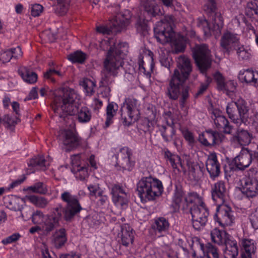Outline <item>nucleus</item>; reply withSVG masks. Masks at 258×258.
Masks as SVG:
<instances>
[{
	"mask_svg": "<svg viewBox=\"0 0 258 258\" xmlns=\"http://www.w3.org/2000/svg\"><path fill=\"white\" fill-rule=\"evenodd\" d=\"M53 95L52 107L60 117L64 118L68 116L77 115L80 122L90 121L91 112L86 107L79 110L80 96L74 90L68 88L57 89Z\"/></svg>",
	"mask_w": 258,
	"mask_h": 258,
	"instance_id": "nucleus-1",
	"label": "nucleus"
},
{
	"mask_svg": "<svg viewBox=\"0 0 258 258\" xmlns=\"http://www.w3.org/2000/svg\"><path fill=\"white\" fill-rule=\"evenodd\" d=\"M172 24V18L170 16H166L163 20L156 24L154 27L155 36L157 41L162 44L170 42L174 52H181L185 48L187 39L179 34L175 35Z\"/></svg>",
	"mask_w": 258,
	"mask_h": 258,
	"instance_id": "nucleus-2",
	"label": "nucleus"
},
{
	"mask_svg": "<svg viewBox=\"0 0 258 258\" xmlns=\"http://www.w3.org/2000/svg\"><path fill=\"white\" fill-rule=\"evenodd\" d=\"M177 62V67L171 79L168 95L170 98L176 99L178 97L180 90L182 89V97L185 100L188 97V89L183 87L182 84L191 70L190 62L189 59L185 56L179 57Z\"/></svg>",
	"mask_w": 258,
	"mask_h": 258,
	"instance_id": "nucleus-3",
	"label": "nucleus"
},
{
	"mask_svg": "<svg viewBox=\"0 0 258 258\" xmlns=\"http://www.w3.org/2000/svg\"><path fill=\"white\" fill-rule=\"evenodd\" d=\"M100 47L108 51L104 63V70L110 75H115L117 70L122 66L121 59L127 50V44L120 43L116 46L113 38H108L100 43Z\"/></svg>",
	"mask_w": 258,
	"mask_h": 258,
	"instance_id": "nucleus-4",
	"label": "nucleus"
},
{
	"mask_svg": "<svg viewBox=\"0 0 258 258\" xmlns=\"http://www.w3.org/2000/svg\"><path fill=\"white\" fill-rule=\"evenodd\" d=\"M226 112L234 123L239 125L243 122L246 125H251L258 132V113L249 114L246 103L243 99L240 98L236 101L229 103Z\"/></svg>",
	"mask_w": 258,
	"mask_h": 258,
	"instance_id": "nucleus-5",
	"label": "nucleus"
},
{
	"mask_svg": "<svg viewBox=\"0 0 258 258\" xmlns=\"http://www.w3.org/2000/svg\"><path fill=\"white\" fill-rule=\"evenodd\" d=\"M163 189L161 181L151 176L142 178L137 186L138 195L143 202L154 200L162 195Z\"/></svg>",
	"mask_w": 258,
	"mask_h": 258,
	"instance_id": "nucleus-6",
	"label": "nucleus"
},
{
	"mask_svg": "<svg viewBox=\"0 0 258 258\" xmlns=\"http://www.w3.org/2000/svg\"><path fill=\"white\" fill-rule=\"evenodd\" d=\"M216 5L215 0H206L204 6V10L212 15V26L209 25L206 19L201 21L200 27L203 28L205 35L208 37L209 35H219L223 26V21L221 14L215 13Z\"/></svg>",
	"mask_w": 258,
	"mask_h": 258,
	"instance_id": "nucleus-7",
	"label": "nucleus"
},
{
	"mask_svg": "<svg viewBox=\"0 0 258 258\" xmlns=\"http://www.w3.org/2000/svg\"><path fill=\"white\" fill-rule=\"evenodd\" d=\"M141 9L143 12L139 16V21L136 24V27L138 31L144 33L148 29L147 22L151 17L161 14L162 12L159 7L155 5L154 1H146L143 2Z\"/></svg>",
	"mask_w": 258,
	"mask_h": 258,
	"instance_id": "nucleus-8",
	"label": "nucleus"
},
{
	"mask_svg": "<svg viewBox=\"0 0 258 258\" xmlns=\"http://www.w3.org/2000/svg\"><path fill=\"white\" fill-rule=\"evenodd\" d=\"M140 102L134 98L125 99L121 106V116L124 123L130 125L137 121L140 118Z\"/></svg>",
	"mask_w": 258,
	"mask_h": 258,
	"instance_id": "nucleus-9",
	"label": "nucleus"
},
{
	"mask_svg": "<svg viewBox=\"0 0 258 258\" xmlns=\"http://www.w3.org/2000/svg\"><path fill=\"white\" fill-rule=\"evenodd\" d=\"M60 212V208H57L49 215H44L40 211H36L32 215V221L35 225L46 226L52 230L58 224L61 217Z\"/></svg>",
	"mask_w": 258,
	"mask_h": 258,
	"instance_id": "nucleus-10",
	"label": "nucleus"
},
{
	"mask_svg": "<svg viewBox=\"0 0 258 258\" xmlns=\"http://www.w3.org/2000/svg\"><path fill=\"white\" fill-rule=\"evenodd\" d=\"M58 139L60 146L66 151L70 150L76 146L80 139L75 130V124H72L71 129L61 131Z\"/></svg>",
	"mask_w": 258,
	"mask_h": 258,
	"instance_id": "nucleus-11",
	"label": "nucleus"
},
{
	"mask_svg": "<svg viewBox=\"0 0 258 258\" xmlns=\"http://www.w3.org/2000/svg\"><path fill=\"white\" fill-rule=\"evenodd\" d=\"M129 23V17L125 18L120 14L110 21L109 26H100L96 28L97 32L108 34L110 32H117L123 30Z\"/></svg>",
	"mask_w": 258,
	"mask_h": 258,
	"instance_id": "nucleus-12",
	"label": "nucleus"
},
{
	"mask_svg": "<svg viewBox=\"0 0 258 258\" xmlns=\"http://www.w3.org/2000/svg\"><path fill=\"white\" fill-rule=\"evenodd\" d=\"M193 55L197 66L202 72H204L210 67V52L206 45L196 46Z\"/></svg>",
	"mask_w": 258,
	"mask_h": 258,
	"instance_id": "nucleus-13",
	"label": "nucleus"
},
{
	"mask_svg": "<svg viewBox=\"0 0 258 258\" xmlns=\"http://www.w3.org/2000/svg\"><path fill=\"white\" fill-rule=\"evenodd\" d=\"M214 219L222 227L231 225L234 218L231 208L224 203L218 205Z\"/></svg>",
	"mask_w": 258,
	"mask_h": 258,
	"instance_id": "nucleus-14",
	"label": "nucleus"
},
{
	"mask_svg": "<svg viewBox=\"0 0 258 258\" xmlns=\"http://www.w3.org/2000/svg\"><path fill=\"white\" fill-rule=\"evenodd\" d=\"M193 227L199 230L203 227L207 221L209 212L204 204L191 208Z\"/></svg>",
	"mask_w": 258,
	"mask_h": 258,
	"instance_id": "nucleus-15",
	"label": "nucleus"
},
{
	"mask_svg": "<svg viewBox=\"0 0 258 258\" xmlns=\"http://www.w3.org/2000/svg\"><path fill=\"white\" fill-rule=\"evenodd\" d=\"M63 201L67 203V206L64 211V217L67 220H70L77 213L80 211L81 207L75 197L72 196L68 192H64L61 195Z\"/></svg>",
	"mask_w": 258,
	"mask_h": 258,
	"instance_id": "nucleus-16",
	"label": "nucleus"
},
{
	"mask_svg": "<svg viewBox=\"0 0 258 258\" xmlns=\"http://www.w3.org/2000/svg\"><path fill=\"white\" fill-rule=\"evenodd\" d=\"M255 153L258 152L249 151L247 149H242L239 155L233 159L232 164L236 168L243 170L250 165L252 158L257 160Z\"/></svg>",
	"mask_w": 258,
	"mask_h": 258,
	"instance_id": "nucleus-17",
	"label": "nucleus"
},
{
	"mask_svg": "<svg viewBox=\"0 0 258 258\" xmlns=\"http://www.w3.org/2000/svg\"><path fill=\"white\" fill-rule=\"evenodd\" d=\"M112 201L118 208L125 209L127 207L130 195L120 186L114 185L112 188Z\"/></svg>",
	"mask_w": 258,
	"mask_h": 258,
	"instance_id": "nucleus-18",
	"label": "nucleus"
},
{
	"mask_svg": "<svg viewBox=\"0 0 258 258\" xmlns=\"http://www.w3.org/2000/svg\"><path fill=\"white\" fill-rule=\"evenodd\" d=\"M238 189L247 198H253L258 195V180L255 178L246 177L241 181Z\"/></svg>",
	"mask_w": 258,
	"mask_h": 258,
	"instance_id": "nucleus-19",
	"label": "nucleus"
},
{
	"mask_svg": "<svg viewBox=\"0 0 258 258\" xmlns=\"http://www.w3.org/2000/svg\"><path fill=\"white\" fill-rule=\"evenodd\" d=\"M212 118L213 119L215 124L219 130H223L226 134H230L232 130V126L229 124L225 117L222 115L219 109H214L212 112Z\"/></svg>",
	"mask_w": 258,
	"mask_h": 258,
	"instance_id": "nucleus-20",
	"label": "nucleus"
},
{
	"mask_svg": "<svg viewBox=\"0 0 258 258\" xmlns=\"http://www.w3.org/2000/svg\"><path fill=\"white\" fill-rule=\"evenodd\" d=\"M118 236L122 245L128 246L134 242L135 232L128 224H125L121 226Z\"/></svg>",
	"mask_w": 258,
	"mask_h": 258,
	"instance_id": "nucleus-21",
	"label": "nucleus"
},
{
	"mask_svg": "<svg viewBox=\"0 0 258 258\" xmlns=\"http://www.w3.org/2000/svg\"><path fill=\"white\" fill-rule=\"evenodd\" d=\"M199 141L203 145L208 146L211 144L218 145L224 140L223 135L212 131H207L199 137Z\"/></svg>",
	"mask_w": 258,
	"mask_h": 258,
	"instance_id": "nucleus-22",
	"label": "nucleus"
},
{
	"mask_svg": "<svg viewBox=\"0 0 258 258\" xmlns=\"http://www.w3.org/2000/svg\"><path fill=\"white\" fill-rule=\"evenodd\" d=\"M217 83L218 89L220 90L228 92H233L235 89V83L232 80L225 81L222 75L217 72L214 76Z\"/></svg>",
	"mask_w": 258,
	"mask_h": 258,
	"instance_id": "nucleus-23",
	"label": "nucleus"
},
{
	"mask_svg": "<svg viewBox=\"0 0 258 258\" xmlns=\"http://www.w3.org/2000/svg\"><path fill=\"white\" fill-rule=\"evenodd\" d=\"M238 78L242 82L258 86V71H253L250 70L240 71Z\"/></svg>",
	"mask_w": 258,
	"mask_h": 258,
	"instance_id": "nucleus-24",
	"label": "nucleus"
},
{
	"mask_svg": "<svg viewBox=\"0 0 258 258\" xmlns=\"http://www.w3.org/2000/svg\"><path fill=\"white\" fill-rule=\"evenodd\" d=\"M226 194V189L223 182L219 181L215 184L212 190V198L214 201L222 204Z\"/></svg>",
	"mask_w": 258,
	"mask_h": 258,
	"instance_id": "nucleus-25",
	"label": "nucleus"
},
{
	"mask_svg": "<svg viewBox=\"0 0 258 258\" xmlns=\"http://www.w3.org/2000/svg\"><path fill=\"white\" fill-rule=\"evenodd\" d=\"M206 166L211 177H215L218 176L220 173V168L215 153H212L209 155L206 162Z\"/></svg>",
	"mask_w": 258,
	"mask_h": 258,
	"instance_id": "nucleus-26",
	"label": "nucleus"
},
{
	"mask_svg": "<svg viewBox=\"0 0 258 258\" xmlns=\"http://www.w3.org/2000/svg\"><path fill=\"white\" fill-rule=\"evenodd\" d=\"M211 237L212 241L219 245L225 244L228 241V239L232 238L225 231L217 228L211 231Z\"/></svg>",
	"mask_w": 258,
	"mask_h": 258,
	"instance_id": "nucleus-27",
	"label": "nucleus"
},
{
	"mask_svg": "<svg viewBox=\"0 0 258 258\" xmlns=\"http://www.w3.org/2000/svg\"><path fill=\"white\" fill-rule=\"evenodd\" d=\"M226 248L224 251L225 258H237L238 255V249L237 242L233 238L228 239V241L225 243Z\"/></svg>",
	"mask_w": 258,
	"mask_h": 258,
	"instance_id": "nucleus-28",
	"label": "nucleus"
},
{
	"mask_svg": "<svg viewBox=\"0 0 258 258\" xmlns=\"http://www.w3.org/2000/svg\"><path fill=\"white\" fill-rule=\"evenodd\" d=\"M239 40V38L237 34L227 31L222 37L221 45L223 48L227 49L237 43Z\"/></svg>",
	"mask_w": 258,
	"mask_h": 258,
	"instance_id": "nucleus-29",
	"label": "nucleus"
},
{
	"mask_svg": "<svg viewBox=\"0 0 258 258\" xmlns=\"http://www.w3.org/2000/svg\"><path fill=\"white\" fill-rule=\"evenodd\" d=\"M67 238L66 231L64 229L56 230L51 238L52 244L56 247L62 246L67 241Z\"/></svg>",
	"mask_w": 258,
	"mask_h": 258,
	"instance_id": "nucleus-30",
	"label": "nucleus"
},
{
	"mask_svg": "<svg viewBox=\"0 0 258 258\" xmlns=\"http://www.w3.org/2000/svg\"><path fill=\"white\" fill-rule=\"evenodd\" d=\"M19 74L23 80L28 84H34L36 82L38 79L37 75L26 67L21 68L19 70Z\"/></svg>",
	"mask_w": 258,
	"mask_h": 258,
	"instance_id": "nucleus-31",
	"label": "nucleus"
},
{
	"mask_svg": "<svg viewBox=\"0 0 258 258\" xmlns=\"http://www.w3.org/2000/svg\"><path fill=\"white\" fill-rule=\"evenodd\" d=\"M169 227L168 221L163 217L158 218L155 220L153 228L155 231L162 235L166 233Z\"/></svg>",
	"mask_w": 258,
	"mask_h": 258,
	"instance_id": "nucleus-32",
	"label": "nucleus"
},
{
	"mask_svg": "<svg viewBox=\"0 0 258 258\" xmlns=\"http://www.w3.org/2000/svg\"><path fill=\"white\" fill-rule=\"evenodd\" d=\"M165 157L168 159L173 169L179 171L180 167L185 169L184 161H181V159L179 156L172 154L170 152L167 151L165 152Z\"/></svg>",
	"mask_w": 258,
	"mask_h": 258,
	"instance_id": "nucleus-33",
	"label": "nucleus"
},
{
	"mask_svg": "<svg viewBox=\"0 0 258 258\" xmlns=\"http://www.w3.org/2000/svg\"><path fill=\"white\" fill-rule=\"evenodd\" d=\"M200 249L202 251L204 256L206 258H219V253L217 249L211 243L204 244L200 243Z\"/></svg>",
	"mask_w": 258,
	"mask_h": 258,
	"instance_id": "nucleus-34",
	"label": "nucleus"
},
{
	"mask_svg": "<svg viewBox=\"0 0 258 258\" xmlns=\"http://www.w3.org/2000/svg\"><path fill=\"white\" fill-rule=\"evenodd\" d=\"M242 248L244 250L248 257L254 253L256 249V245L254 241L250 239L243 238L240 240Z\"/></svg>",
	"mask_w": 258,
	"mask_h": 258,
	"instance_id": "nucleus-35",
	"label": "nucleus"
},
{
	"mask_svg": "<svg viewBox=\"0 0 258 258\" xmlns=\"http://www.w3.org/2000/svg\"><path fill=\"white\" fill-rule=\"evenodd\" d=\"M185 196L182 189H176L172 200L173 206L174 207L175 209L180 207L183 209L185 208V200L184 199Z\"/></svg>",
	"mask_w": 258,
	"mask_h": 258,
	"instance_id": "nucleus-36",
	"label": "nucleus"
},
{
	"mask_svg": "<svg viewBox=\"0 0 258 258\" xmlns=\"http://www.w3.org/2000/svg\"><path fill=\"white\" fill-rule=\"evenodd\" d=\"M118 105L114 102L108 104L106 108V120L105 125L106 127L109 126L113 122V118L116 114L118 110Z\"/></svg>",
	"mask_w": 258,
	"mask_h": 258,
	"instance_id": "nucleus-37",
	"label": "nucleus"
},
{
	"mask_svg": "<svg viewBox=\"0 0 258 258\" xmlns=\"http://www.w3.org/2000/svg\"><path fill=\"white\" fill-rule=\"evenodd\" d=\"M252 135L247 131L242 130L239 131L234 140L237 141L241 146H245L248 145L252 139Z\"/></svg>",
	"mask_w": 258,
	"mask_h": 258,
	"instance_id": "nucleus-38",
	"label": "nucleus"
},
{
	"mask_svg": "<svg viewBox=\"0 0 258 258\" xmlns=\"http://www.w3.org/2000/svg\"><path fill=\"white\" fill-rule=\"evenodd\" d=\"M26 201V196L23 198L13 196L9 203L10 208L15 211H20L23 208Z\"/></svg>",
	"mask_w": 258,
	"mask_h": 258,
	"instance_id": "nucleus-39",
	"label": "nucleus"
},
{
	"mask_svg": "<svg viewBox=\"0 0 258 258\" xmlns=\"http://www.w3.org/2000/svg\"><path fill=\"white\" fill-rule=\"evenodd\" d=\"M185 208L189 204H194L193 207H197L200 205L204 204L201 197L197 195V193H189L184 197Z\"/></svg>",
	"mask_w": 258,
	"mask_h": 258,
	"instance_id": "nucleus-40",
	"label": "nucleus"
},
{
	"mask_svg": "<svg viewBox=\"0 0 258 258\" xmlns=\"http://www.w3.org/2000/svg\"><path fill=\"white\" fill-rule=\"evenodd\" d=\"M80 85L83 87L85 94L87 96L92 95L94 92L95 83L91 80L84 78L80 81Z\"/></svg>",
	"mask_w": 258,
	"mask_h": 258,
	"instance_id": "nucleus-41",
	"label": "nucleus"
},
{
	"mask_svg": "<svg viewBox=\"0 0 258 258\" xmlns=\"http://www.w3.org/2000/svg\"><path fill=\"white\" fill-rule=\"evenodd\" d=\"M237 54L239 59H248L252 55V51L249 45H241L236 50Z\"/></svg>",
	"mask_w": 258,
	"mask_h": 258,
	"instance_id": "nucleus-42",
	"label": "nucleus"
},
{
	"mask_svg": "<svg viewBox=\"0 0 258 258\" xmlns=\"http://www.w3.org/2000/svg\"><path fill=\"white\" fill-rule=\"evenodd\" d=\"M245 13L249 17L258 18V0H251L247 3Z\"/></svg>",
	"mask_w": 258,
	"mask_h": 258,
	"instance_id": "nucleus-43",
	"label": "nucleus"
},
{
	"mask_svg": "<svg viewBox=\"0 0 258 258\" xmlns=\"http://www.w3.org/2000/svg\"><path fill=\"white\" fill-rule=\"evenodd\" d=\"M26 199L27 201H29L31 203L38 207L43 208L48 203L47 201L45 198L34 195H26Z\"/></svg>",
	"mask_w": 258,
	"mask_h": 258,
	"instance_id": "nucleus-44",
	"label": "nucleus"
},
{
	"mask_svg": "<svg viewBox=\"0 0 258 258\" xmlns=\"http://www.w3.org/2000/svg\"><path fill=\"white\" fill-rule=\"evenodd\" d=\"M68 59L73 63H82L86 58V55L81 51H77L68 56Z\"/></svg>",
	"mask_w": 258,
	"mask_h": 258,
	"instance_id": "nucleus-45",
	"label": "nucleus"
},
{
	"mask_svg": "<svg viewBox=\"0 0 258 258\" xmlns=\"http://www.w3.org/2000/svg\"><path fill=\"white\" fill-rule=\"evenodd\" d=\"M24 191L28 192L45 194L47 191L46 187L42 183L39 182L32 186L24 188Z\"/></svg>",
	"mask_w": 258,
	"mask_h": 258,
	"instance_id": "nucleus-46",
	"label": "nucleus"
},
{
	"mask_svg": "<svg viewBox=\"0 0 258 258\" xmlns=\"http://www.w3.org/2000/svg\"><path fill=\"white\" fill-rule=\"evenodd\" d=\"M4 121L6 126L10 130L19 122V119L15 116L6 115L4 118Z\"/></svg>",
	"mask_w": 258,
	"mask_h": 258,
	"instance_id": "nucleus-47",
	"label": "nucleus"
},
{
	"mask_svg": "<svg viewBox=\"0 0 258 258\" xmlns=\"http://www.w3.org/2000/svg\"><path fill=\"white\" fill-rule=\"evenodd\" d=\"M76 177L81 180H85L88 176V170L86 168L83 166L80 167L76 169V171H73Z\"/></svg>",
	"mask_w": 258,
	"mask_h": 258,
	"instance_id": "nucleus-48",
	"label": "nucleus"
},
{
	"mask_svg": "<svg viewBox=\"0 0 258 258\" xmlns=\"http://www.w3.org/2000/svg\"><path fill=\"white\" fill-rule=\"evenodd\" d=\"M29 9L32 16L37 17L42 13L43 10V8L42 6L40 4H34L30 5Z\"/></svg>",
	"mask_w": 258,
	"mask_h": 258,
	"instance_id": "nucleus-49",
	"label": "nucleus"
},
{
	"mask_svg": "<svg viewBox=\"0 0 258 258\" xmlns=\"http://www.w3.org/2000/svg\"><path fill=\"white\" fill-rule=\"evenodd\" d=\"M25 176L23 175L18 179L12 180V182L9 184V186L8 187H6L7 191H10L12 189L19 186L25 181Z\"/></svg>",
	"mask_w": 258,
	"mask_h": 258,
	"instance_id": "nucleus-50",
	"label": "nucleus"
},
{
	"mask_svg": "<svg viewBox=\"0 0 258 258\" xmlns=\"http://www.w3.org/2000/svg\"><path fill=\"white\" fill-rule=\"evenodd\" d=\"M61 75L62 74L59 71L54 69H50L44 73V77L46 79H49L54 82L55 81V76H61Z\"/></svg>",
	"mask_w": 258,
	"mask_h": 258,
	"instance_id": "nucleus-51",
	"label": "nucleus"
},
{
	"mask_svg": "<svg viewBox=\"0 0 258 258\" xmlns=\"http://www.w3.org/2000/svg\"><path fill=\"white\" fill-rule=\"evenodd\" d=\"M88 189L90 192V195L91 196H94L97 197L98 195H101L102 192L99 188L98 184H90L88 186Z\"/></svg>",
	"mask_w": 258,
	"mask_h": 258,
	"instance_id": "nucleus-52",
	"label": "nucleus"
},
{
	"mask_svg": "<svg viewBox=\"0 0 258 258\" xmlns=\"http://www.w3.org/2000/svg\"><path fill=\"white\" fill-rule=\"evenodd\" d=\"M71 164L72 165V171H76V169L81 167V157L79 155L72 156L71 158Z\"/></svg>",
	"mask_w": 258,
	"mask_h": 258,
	"instance_id": "nucleus-53",
	"label": "nucleus"
},
{
	"mask_svg": "<svg viewBox=\"0 0 258 258\" xmlns=\"http://www.w3.org/2000/svg\"><path fill=\"white\" fill-rule=\"evenodd\" d=\"M51 231L48 229V228L46 226L36 225L35 226L32 227L29 230V232L31 233H35L36 232H39L40 231H43L44 232H48Z\"/></svg>",
	"mask_w": 258,
	"mask_h": 258,
	"instance_id": "nucleus-54",
	"label": "nucleus"
},
{
	"mask_svg": "<svg viewBox=\"0 0 258 258\" xmlns=\"http://www.w3.org/2000/svg\"><path fill=\"white\" fill-rule=\"evenodd\" d=\"M250 220L253 228L258 229V207L251 214Z\"/></svg>",
	"mask_w": 258,
	"mask_h": 258,
	"instance_id": "nucleus-55",
	"label": "nucleus"
},
{
	"mask_svg": "<svg viewBox=\"0 0 258 258\" xmlns=\"http://www.w3.org/2000/svg\"><path fill=\"white\" fill-rule=\"evenodd\" d=\"M33 163L36 164L41 167H46V166L48 165V163L46 162L43 156H40L38 159L36 158L32 159L30 161V163H29V165H32Z\"/></svg>",
	"mask_w": 258,
	"mask_h": 258,
	"instance_id": "nucleus-56",
	"label": "nucleus"
},
{
	"mask_svg": "<svg viewBox=\"0 0 258 258\" xmlns=\"http://www.w3.org/2000/svg\"><path fill=\"white\" fill-rule=\"evenodd\" d=\"M12 58V53L10 50L3 51L0 53V60L3 62H9Z\"/></svg>",
	"mask_w": 258,
	"mask_h": 258,
	"instance_id": "nucleus-57",
	"label": "nucleus"
},
{
	"mask_svg": "<svg viewBox=\"0 0 258 258\" xmlns=\"http://www.w3.org/2000/svg\"><path fill=\"white\" fill-rule=\"evenodd\" d=\"M19 238V235L18 234H14L2 240L4 244H8L11 243L17 240Z\"/></svg>",
	"mask_w": 258,
	"mask_h": 258,
	"instance_id": "nucleus-58",
	"label": "nucleus"
},
{
	"mask_svg": "<svg viewBox=\"0 0 258 258\" xmlns=\"http://www.w3.org/2000/svg\"><path fill=\"white\" fill-rule=\"evenodd\" d=\"M10 50L12 53V57H13L16 58H19L22 56L23 52L21 48L19 46L12 48Z\"/></svg>",
	"mask_w": 258,
	"mask_h": 258,
	"instance_id": "nucleus-59",
	"label": "nucleus"
},
{
	"mask_svg": "<svg viewBox=\"0 0 258 258\" xmlns=\"http://www.w3.org/2000/svg\"><path fill=\"white\" fill-rule=\"evenodd\" d=\"M182 134L185 140L189 142V143H191L194 142V138L191 133L187 130H185L183 132Z\"/></svg>",
	"mask_w": 258,
	"mask_h": 258,
	"instance_id": "nucleus-60",
	"label": "nucleus"
},
{
	"mask_svg": "<svg viewBox=\"0 0 258 258\" xmlns=\"http://www.w3.org/2000/svg\"><path fill=\"white\" fill-rule=\"evenodd\" d=\"M45 35L47 36L46 39L49 42H53L56 39V36L49 31L45 32L42 36L45 38Z\"/></svg>",
	"mask_w": 258,
	"mask_h": 258,
	"instance_id": "nucleus-61",
	"label": "nucleus"
},
{
	"mask_svg": "<svg viewBox=\"0 0 258 258\" xmlns=\"http://www.w3.org/2000/svg\"><path fill=\"white\" fill-rule=\"evenodd\" d=\"M38 96L37 91L36 88H33L30 92L29 95L26 97V100H31L36 98Z\"/></svg>",
	"mask_w": 258,
	"mask_h": 258,
	"instance_id": "nucleus-62",
	"label": "nucleus"
},
{
	"mask_svg": "<svg viewBox=\"0 0 258 258\" xmlns=\"http://www.w3.org/2000/svg\"><path fill=\"white\" fill-rule=\"evenodd\" d=\"M124 162L126 164L125 168L128 170H131L134 166V162L130 160L128 156L124 159Z\"/></svg>",
	"mask_w": 258,
	"mask_h": 258,
	"instance_id": "nucleus-63",
	"label": "nucleus"
},
{
	"mask_svg": "<svg viewBox=\"0 0 258 258\" xmlns=\"http://www.w3.org/2000/svg\"><path fill=\"white\" fill-rule=\"evenodd\" d=\"M89 163L91 167L93 169H96L98 168V163L94 155H91L89 158Z\"/></svg>",
	"mask_w": 258,
	"mask_h": 258,
	"instance_id": "nucleus-64",
	"label": "nucleus"
}]
</instances>
